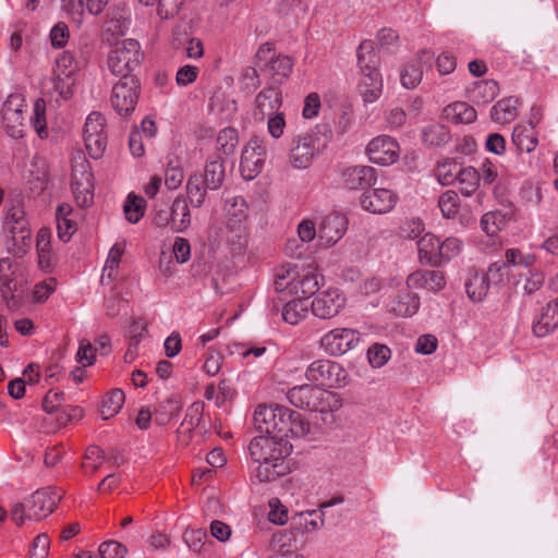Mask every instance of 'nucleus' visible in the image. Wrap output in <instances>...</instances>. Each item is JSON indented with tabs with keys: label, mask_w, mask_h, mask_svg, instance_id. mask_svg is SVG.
<instances>
[{
	"label": "nucleus",
	"mask_w": 558,
	"mask_h": 558,
	"mask_svg": "<svg viewBox=\"0 0 558 558\" xmlns=\"http://www.w3.org/2000/svg\"><path fill=\"white\" fill-rule=\"evenodd\" d=\"M23 99L19 95H10L5 100L2 108V118L3 121L9 123H16L19 126H22L23 121V110H22Z\"/></svg>",
	"instance_id": "46"
},
{
	"label": "nucleus",
	"mask_w": 558,
	"mask_h": 558,
	"mask_svg": "<svg viewBox=\"0 0 558 558\" xmlns=\"http://www.w3.org/2000/svg\"><path fill=\"white\" fill-rule=\"evenodd\" d=\"M73 208L69 204H61L56 209L58 236L63 242H68L76 231V223L71 219Z\"/></svg>",
	"instance_id": "32"
},
{
	"label": "nucleus",
	"mask_w": 558,
	"mask_h": 558,
	"mask_svg": "<svg viewBox=\"0 0 558 558\" xmlns=\"http://www.w3.org/2000/svg\"><path fill=\"white\" fill-rule=\"evenodd\" d=\"M292 69V59L282 54L271 57L269 62L265 64V72L272 77L274 83L279 84L290 76Z\"/></svg>",
	"instance_id": "35"
},
{
	"label": "nucleus",
	"mask_w": 558,
	"mask_h": 558,
	"mask_svg": "<svg viewBox=\"0 0 558 558\" xmlns=\"http://www.w3.org/2000/svg\"><path fill=\"white\" fill-rule=\"evenodd\" d=\"M342 184L349 190H365L376 183V170L369 166H350L341 171Z\"/></svg>",
	"instance_id": "18"
},
{
	"label": "nucleus",
	"mask_w": 558,
	"mask_h": 558,
	"mask_svg": "<svg viewBox=\"0 0 558 558\" xmlns=\"http://www.w3.org/2000/svg\"><path fill=\"white\" fill-rule=\"evenodd\" d=\"M318 137L313 134L298 135L292 138L289 162L295 169L308 168L319 153Z\"/></svg>",
	"instance_id": "10"
},
{
	"label": "nucleus",
	"mask_w": 558,
	"mask_h": 558,
	"mask_svg": "<svg viewBox=\"0 0 558 558\" xmlns=\"http://www.w3.org/2000/svg\"><path fill=\"white\" fill-rule=\"evenodd\" d=\"M61 498V494L53 487L36 490L27 501L28 519L41 520L48 517L56 509Z\"/></svg>",
	"instance_id": "12"
},
{
	"label": "nucleus",
	"mask_w": 558,
	"mask_h": 558,
	"mask_svg": "<svg viewBox=\"0 0 558 558\" xmlns=\"http://www.w3.org/2000/svg\"><path fill=\"white\" fill-rule=\"evenodd\" d=\"M344 305L345 296L336 288L317 292L311 303L312 313L320 319L337 316Z\"/></svg>",
	"instance_id": "11"
},
{
	"label": "nucleus",
	"mask_w": 558,
	"mask_h": 558,
	"mask_svg": "<svg viewBox=\"0 0 558 558\" xmlns=\"http://www.w3.org/2000/svg\"><path fill=\"white\" fill-rule=\"evenodd\" d=\"M278 407L258 405L254 412V425L265 436H271L272 425L276 423Z\"/></svg>",
	"instance_id": "37"
},
{
	"label": "nucleus",
	"mask_w": 558,
	"mask_h": 558,
	"mask_svg": "<svg viewBox=\"0 0 558 558\" xmlns=\"http://www.w3.org/2000/svg\"><path fill=\"white\" fill-rule=\"evenodd\" d=\"M301 537L300 532L291 524V527L272 535L271 547L278 555L295 553Z\"/></svg>",
	"instance_id": "25"
},
{
	"label": "nucleus",
	"mask_w": 558,
	"mask_h": 558,
	"mask_svg": "<svg viewBox=\"0 0 558 558\" xmlns=\"http://www.w3.org/2000/svg\"><path fill=\"white\" fill-rule=\"evenodd\" d=\"M76 69L77 65L74 57L68 51L62 52V54L56 60L54 74H59L60 76L64 75L65 77H73Z\"/></svg>",
	"instance_id": "63"
},
{
	"label": "nucleus",
	"mask_w": 558,
	"mask_h": 558,
	"mask_svg": "<svg viewBox=\"0 0 558 558\" xmlns=\"http://www.w3.org/2000/svg\"><path fill=\"white\" fill-rule=\"evenodd\" d=\"M180 46H182L185 56L190 59H201L204 56L203 41L197 37L186 36L175 45V48L179 49Z\"/></svg>",
	"instance_id": "60"
},
{
	"label": "nucleus",
	"mask_w": 558,
	"mask_h": 558,
	"mask_svg": "<svg viewBox=\"0 0 558 558\" xmlns=\"http://www.w3.org/2000/svg\"><path fill=\"white\" fill-rule=\"evenodd\" d=\"M361 76L357 84L359 93L365 104L375 102L383 92V77L378 71V58L373 40H363L356 52Z\"/></svg>",
	"instance_id": "2"
},
{
	"label": "nucleus",
	"mask_w": 558,
	"mask_h": 558,
	"mask_svg": "<svg viewBox=\"0 0 558 558\" xmlns=\"http://www.w3.org/2000/svg\"><path fill=\"white\" fill-rule=\"evenodd\" d=\"M463 247V242L456 236H448L440 241L439 247V266L457 257Z\"/></svg>",
	"instance_id": "52"
},
{
	"label": "nucleus",
	"mask_w": 558,
	"mask_h": 558,
	"mask_svg": "<svg viewBox=\"0 0 558 558\" xmlns=\"http://www.w3.org/2000/svg\"><path fill=\"white\" fill-rule=\"evenodd\" d=\"M545 282V274L539 269H530L525 276L523 292L525 295H533L542 289Z\"/></svg>",
	"instance_id": "61"
},
{
	"label": "nucleus",
	"mask_w": 558,
	"mask_h": 558,
	"mask_svg": "<svg viewBox=\"0 0 558 558\" xmlns=\"http://www.w3.org/2000/svg\"><path fill=\"white\" fill-rule=\"evenodd\" d=\"M205 404L202 401L193 402L186 410V414L182 426H186L189 430H193L201 426L204 421Z\"/></svg>",
	"instance_id": "57"
},
{
	"label": "nucleus",
	"mask_w": 558,
	"mask_h": 558,
	"mask_svg": "<svg viewBox=\"0 0 558 558\" xmlns=\"http://www.w3.org/2000/svg\"><path fill=\"white\" fill-rule=\"evenodd\" d=\"M31 124L40 138L48 137L46 123V104L44 99H37L33 107Z\"/></svg>",
	"instance_id": "51"
},
{
	"label": "nucleus",
	"mask_w": 558,
	"mask_h": 558,
	"mask_svg": "<svg viewBox=\"0 0 558 558\" xmlns=\"http://www.w3.org/2000/svg\"><path fill=\"white\" fill-rule=\"evenodd\" d=\"M106 119L97 111H93L86 118L84 125V142L89 156L100 158L107 147V134L105 132Z\"/></svg>",
	"instance_id": "7"
},
{
	"label": "nucleus",
	"mask_w": 558,
	"mask_h": 558,
	"mask_svg": "<svg viewBox=\"0 0 558 558\" xmlns=\"http://www.w3.org/2000/svg\"><path fill=\"white\" fill-rule=\"evenodd\" d=\"M409 289H426L428 291L438 292L446 286V278L439 270H416L407 278Z\"/></svg>",
	"instance_id": "20"
},
{
	"label": "nucleus",
	"mask_w": 558,
	"mask_h": 558,
	"mask_svg": "<svg viewBox=\"0 0 558 558\" xmlns=\"http://www.w3.org/2000/svg\"><path fill=\"white\" fill-rule=\"evenodd\" d=\"M181 409V399L172 395L158 403L154 412V420L160 426L166 425L180 413Z\"/></svg>",
	"instance_id": "34"
},
{
	"label": "nucleus",
	"mask_w": 558,
	"mask_h": 558,
	"mask_svg": "<svg viewBox=\"0 0 558 558\" xmlns=\"http://www.w3.org/2000/svg\"><path fill=\"white\" fill-rule=\"evenodd\" d=\"M366 154L373 163L389 166L399 159L400 147L392 137L380 135L368 143Z\"/></svg>",
	"instance_id": "13"
},
{
	"label": "nucleus",
	"mask_w": 558,
	"mask_h": 558,
	"mask_svg": "<svg viewBox=\"0 0 558 558\" xmlns=\"http://www.w3.org/2000/svg\"><path fill=\"white\" fill-rule=\"evenodd\" d=\"M399 197L389 189H374L365 192L360 198L362 208L372 214L383 215L391 211Z\"/></svg>",
	"instance_id": "15"
},
{
	"label": "nucleus",
	"mask_w": 558,
	"mask_h": 558,
	"mask_svg": "<svg viewBox=\"0 0 558 558\" xmlns=\"http://www.w3.org/2000/svg\"><path fill=\"white\" fill-rule=\"evenodd\" d=\"M347 218L344 215L339 213H332L327 215L318 230V236L328 245L337 243L347 231Z\"/></svg>",
	"instance_id": "21"
},
{
	"label": "nucleus",
	"mask_w": 558,
	"mask_h": 558,
	"mask_svg": "<svg viewBox=\"0 0 558 558\" xmlns=\"http://www.w3.org/2000/svg\"><path fill=\"white\" fill-rule=\"evenodd\" d=\"M558 328V298L549 301L542 307L541 313L534 318L532 331L534 336L542 338L550 335Z\"/></svg>",
	"instance_id": "19"
},
{
	"label": "nucleus",
	"mask_w": 558,
	"mask_h": 558,
	"mask_svg": "<svg viewBox=\"0 0 558 558\" xmlns=\"http://www.w3.org/2000/svg\"><path fill=\"white\" fill-rule=\"evenodd\" d=\"M248 451L256 463L251 476L258 483L274 482L291 472L288 457L292 452V445L287 439L254 437L248 445Z\"/></svg>",
	"instance_id": "1"
},
{
	"label": "nucleus",
	"mask_w": 558,
	"mask_h": 558,
	"mask_svg": "<svg viewBox=\"0 0 558 558\" xmlns=\"http://www.w3.org/2000/svg\"><path fill=\"white\" fill-rule=\"evenodd\" d=\"M298 271L295 268L288 267L281 268L277 271L275 276V289L278 292H286L291 295L292 284L294 283V279H296Z\"/></svg>",
	"instance_id": "55"
},
{
	"label": "nucleus",
	"mask_w": 558,
	"mask_h": 558,
	"mask_svg": "<svg viewBox=\"0 0 558 558\" xmlns=\"http://www.w3.org/2000/svg\"><path fill=\"white\" fill-rule=\"evenodd\" d=\"M421 137L427 146H441L449 141L450 134L445 125L433 123L422 129Z\"/></svg>",
	"instance_id": "41"
},
{
	"label": "nucleus",
	"mask_w": 558,
	"mask_h": 558,
	"mask_svg": "<svg viewBox=\"0 0 558 558\" xmlns=\"http://www.w3.org/2000/svg\"><path fill=\"white\" fill-rule=\"evenodd\" d=\"M293 417V410L288 409L283 405L278 407L276 423H274L271 429V438L287 439L288 440V428L291 424L290 418Z\"/></svg>",
	"instance_id": "50"
},
{
	"label": "nucleus",
	"mask_w": 558,
	"mask_h": 558,
	"mask_svg": "<svg viewBox=\"0 0 558 558\" xmlns=\"http://www.w3.org/2000/svg\"><path fill=\"white\" fill-rule=\"evenodd\" d=\"M266 148L257 141H251L242 150L240 172L245 181L255 179L263 170Z\"/></svg>",
	"instance_id": "14"
},
{
	"label": "nucleus",
	"mask_w": 558,
	"mask_h": 558,
	"mask_svg": "<svg viewBox=\"0 0 558 558\" xmlns=\"http://www.w3.org/2000/svg\"><path fill=\"white\" fill-rule=\"evenodd\" d=\"M125 401L122 390L113 389L106 395L101 402L100 414L102 420H109L119 413Z\"/></svg>",
	"instance_id": "44"
},
{
	"label": "nucleus",
	"mask_w": 558,
	"mask_h": 558,
	"mask_svg": "<svg viewBox=\"0 0 558 558\" xmlns=\"http://www.w3.org/2000/svg\"><path fill=\"white\" fill-rule=\"evenodd\" d=\"M238 143V131L234 128H225L217 135L216 149L222 155L230 156L234 154Z\"/></svg>",
	"instance_id": "45"
},
{
	"label": "nucleus",
	"mask_w": 558,
	"mask_h": 558,
	"mask_svg": "<svg viewBox=\"0 0 558 558\" xmlns=\"http://www.w3.org/2000/svg\"><path fill=\"white\" fill-rule=\"evenodd\" d=\"M183 541L192 551L201 553L208 541V535L207 532L202 529H187L183 533Z\"/></svg>",
	"instance_id": "56"
},
{
	"label": "nucleus",
	"mask_w": 558,
	"mask_h": 558,
	"mask_svg": "<svg viewBox=\"0 0 558 558\" xmlns=\"http://www.w3.org/2000/svg\"><path fill=\"white\" fill-rule=\"evenodd\" d=\"M184 0H140L145 5H157L158 15L169 19L179 12Z\"/></svg>",
	"instance_id": "54"
},
{
	"label": "nucleus",
	"mask_w": 558,
	"mask_h": 558,
	"mask_svg": "<svg viewBox=\"0 0 558 558\" xmlns=\"http://www.w3.org/2000/svg\"><path fill=\"white\" fill-rule=\"evenodd\" d=\"M71 190L78 206L87 207L93 203V173L85 157H80L73 161Z\"/></svg>",
	"instance_id": "5"
},
{
	"label": "nucleus",
	"mask_w": 558,
	"mask_h": 558,
	"mask_svg": "<svg viewBox=\"0 0 558 558\" xmlns=\"http://www.w3.org/2000/svg\"><path fill=\"white\" fill-rule=\"evenodd\" d=\"M138 81L135 77L121 78L112 87L111 105L120 116L134 111L138 100Z\"/></svg>",
	"instance_id": "9"
},
{
	"label": "nucleus",
	"mask_w": 558,
	"mask_h": 558,
	"mask_svg": "<svg viewBox=\"0 0 558 558\" xmlns=\"http://www.w3.org/2000/svg\"><path fill=\"white\" fill-rule=\"evenodd\" d=\"M442 117L453 123H472L476 120V110L464 101H454L444 108Z\"/></svg>",
	"instance_id": "30"
},
{
	"label": "nucleus",
	"mask_w": 558,
	"mask_h": 558,
	"mask_svg": "<svg viewBox=\"0 0 558 558\" xmlns=\"http://www.w3.org/2000/svg\"><path fill=\"white\" fill-rule=\"evenodd\" d=\"M313 513H315V511L300 513L292 519V525L296 527L302 537L304 533L314 532L324 525L323 517L319 518V521L311 519Z\"/></svg>",
	"instance_id": "53"
},
{
	"label": "nucleus",
	"mask_w": 558,
	"mask_h": 558,
	"mask_svg": "<svg viewBox=\"0 0 558 558\" xmlns=\"http://www.w3.org/2000/svg\"><path fill=\"white\" fill-rule=\"evenodd\" d=\"M361 333L353 328H335L319 339V348L329 356H341L355 349Z\"/></svg>",
	"instance_id": "6"
},
{
	"label": "nucleus",
	"mask_w": 558,
	"mask_h": 558,
	"mask_svg": "<svg viewBox=\"0 0 558 558\" xmlns=\"http://www.w3.org/2000/svg\"><path fill=\"white\" fill-rule=\"evenodd\" d=\"M16 283L14 281L13 275L1 274L0 275V291L4 300H7V306L9 310L13 311L17 307V301L14 298L13 290L15 289Z\"/></svg>",
	"instance_id": "59"
},
{
	"label": "nucleus",
	"mask_w": 558,
	"mask_h": 558,
	"mask_svg": "<svg viewBox=\"0 0 558 558\" xmlns=\"http://www.w3.org/2000/svg\"><path fill=\"white\" fill-rule=\"evenodd\" d=\"M438 207L446 219H453L460 209V198L457 192L448 190L438 198Z\"/></svg>",
	"instance_id": "48"
},
{
	"label": "nucleus",
	"mask_w": 558,
	"mask_h": 558,
	"mask_svg": "<svg viewBox=\"0 0 558 558\" xmlns=\"http://www.w3.org/2000/svg\"><path fill=\"white\" fill-rule=\"evenodd\" d=\"M281 106V90L274 86L265 87L255 97L253 118L256 122H264L268 116L278 112Z\"/></svg>",
	"instance_id": "16"
},
{
	"label": "nucleus",
	"mask_w": 558,
	"mask_h": 558,
	"mask_svg": "<svg viewBox=\"0 0 558 558\" xmlns=\"http://www.w3.org/2000/svg\"><path fill=\"white\" fill-rule=\"evenodd\" d=\"M225 229L223 236L232 245H242L241 241L246 235V220L248 205L244 197L233 196L227 198L223 206Z\"/></svg>",
	"instance_id": "4"
},
{
	"label": "nucleus",
	"mask_w": 558,
	"mask_h": 558,
	"mask_svg": "<svg viewBox=\"0 0 558 558\" xmlns=\"http://www.w3.org/2000/svg\"><path fill=\"white\" fill-rule=\"evenodd\" d=\"M316 393H318V396L315 407L312 410L313 412H336L341 408V399L336 392L320 389V391H317Z\"/></svg>",
	"instance_id": "47"
},
{
	"label": "nucleus",
	"mask_w": 558,
	"mask_h": 558,
	"mask_svg": "<svg viewBox=\"0 0 558 558\" xmlns=\"http://www.w3.org/2000/svg\"><path fill=\"white\" fill-rule=\"evenodd\" d=\"M420 307V299L410 291H401L391 302L390 311L398 316L411 317Z\"/></svg>",
	"instance_id": "33"
},
{
	"label": "nucleus",
	"mask_w": 558,
	"mask_h": 558,
	"mask_svg": "<svg viewBox=\"0 0 558 558\" xmlns=\"http://www.w3.org/2000/svg\"><path fill=\"white\" fill-rule=\"evenodd\" d=\"M367 359L373 367H381L390 359V349L387 345L375 343L367 350Z\"/></svg>",
	"instance_id": "62"
},
{
	"label": "nucleus",
	"mask_w": 558,
	"mask_h": 558,
	"mask_svg": "<svg viewBox=\"0 0 558 558\" xmlns=\"http://www.w3.org/2000/svg\"><path fill=\"white\" fill-rule=\"evenodd\" d=\"M463 196L470 197L480 187L481 175L474 167H462L457 181Z\"/></svg>",
	"instance_id": "39"
},
{
	"label": "nucleus",
	"mask_w": 558,
	"mask_h": 558,
	"mask_svg": "<svg viewBox=\"0 0 558 558\" xmlns=\"http://www.w3.org/2000/svg\"><path fill=\"white\" fill-rule=\"evenodd\" d=\"M469 99L476 105L492 102L499 94V86L494 80L475 82L468 90Z\"/></svg>",
	"instance_id": "27"
},
{
	"label": "nucleus",
	"mask_w": 558,
	"mask_h": 558,
	"mask_svg": "<svg viewBox=\"0 0 558 558\" xmlns=\"http://www.w3.org/2000/svg\"><path fill=\"white\" fill-rule=\"evenodd\" d=\"M319 288V277L317 274L313 271H307L303 275L298 272L296 279H294V283L292 284L291 295L304 300L307 302V299L315 294Z\"/></svg>",
	"instance_id": "26"
},
{
	"label": "nucleus",
	"mask_w": 558,
	"mask_h": 558,
	"mask_svg": "<svg viewBox=\"0 0 558 558\" xmlns=\"http://www.w3.org/2000/svg\"><path fill=\"white\" fill-rule=\"evenodd\" d=\"M146 202L143 197L129 194L124 204L125 218L131 223H137L144 216Z\"/></svg>",
	"instance_id": "49"
},
{
	"label": "nucleus",
	"mask_w": 558,
	"mask_h": 558,
	"mask_svg": "<svg viewBox=\"0 0 558 558\" xmlns=\"http://www.w3.org/2000/svg\"><path fill=\"white\" fill-rule=\"evenodd\" d=\"M305 378L319 386L335 387L339 386L345 378L342 366L330 360H316L312 362L306 371Z\"/></svg>",
	"instance_id": "8"
},
{
	"label": "nucleus",
	"mask_w": 558,
	"mask_h": 558,
	"mask_svg": "<svg viewBox=\"0 0 558 558\" xmlns=\"http://www.w3.org/2000/svg\"><path fill=\"white\" fill-rule=\"evenodd\" d=\"M172 231L183 232L191 225V213L184 195H178L170 207Z\"/></svg>",
	"instance_id": "28"
},
{
	"label": "nucleus",
	"mask_w": 558,
	"mask_h": 558,
	"mask_svg": "<svg viewBox=\"0 0 558 558\" xmlns=\"http://www.w3.org/2000/svg\"><path fill=\"white\" fill-rule=\"evenodd\" d=\"M465 290L468 296L473 302H481L487 295L489 290L488 278L485 272L472 271L465 281Z\"/></svg>",
	"instance_id": "36"
},
{
	"label": "nucleus",
	"mask_w": 558,
	"mask_h": 558,
	"mask_svg": "<svg viewBox=\"0 0 558 558\" xmlns=\"http://www.w3.org/2000/svg\"><path fill=\"white\" fill-rule=\"evenodd\" d=\"M511 140L512 144L520 153H531L538 144L535 129L532 125L526 124H518L514 126Z\"/></svg>",
	"instance_id": "29"
},
{
	"label": "nucleus",
	"mask_w": 558,
	"mask_h": 558,
	"mask_svg": "<svg viewBox=\"0 0 558 558\" xmlns=\"http://www.w3.org/2000/svg\"><path fill=\"white\" fill-rule=\"evenodd\" d=\"M104 451L97 446H89L85 451L83 469L86 473H95L104 463Z\"/></svg>",
	"instance_id": "58"
},
{
	"label": "nucleus",
	"mask_w": 558,
	"mask_h": 558,
	"mask_svg": "<svg viewBox=\"0 0 558 558\" xmlns=\"http://www.w3.org/2000/svg\"><path fill=\"white\" fill-rule=\"evenodd\" d=\"M143 58L140 43L135 39H124L111 48L107 65L112 74L121 78L133 77L131 73L140 66Z\"/></svg>",
	"instance_id": "3"
},
{
	"label": "nucleus",
	"mask_w": 558,
	"mask_h": 558,
	"mask_svg": "<svg viewBox=\"0 0 558 558\" xmlns=\"http://www.w3.org/2000/svg\"><path fill=\"white\" fill-rule=\"evenodd\" d=\"M462 166L454 159L438 161L435 175L441 185H451L457 181Z\"/></svg>",
	"instance_id": "40"
},
{
	"label": "nucleus",
	"mask_w": 558,
	"mask_h": 558,
	"mask_svg": "<svg viewBox=\"0 0 558 558\" xmlns=\"http://www.w3.org/2000/svg\"><path fill=\"white\" fill-rule=\"evenodd\" d=\"M308 303L294 296L282 308V318L290 325H298L307 314Z\"/></svg>",
	"instance_id": "43"
},
{
	"label": "nucleus",
	"mask_w": 558,
	"mask_h": 558,
	"mask_svg": "<svg viewBox=\"0 0 558 558\" xmlns=\"http://www.w3.org/2000/svg\"><path fill=\"white\" fill-rule=\"evenodd\" d=\"M203 181L208 190H218L222 186L226 177L223 159L220 155L209 158L205 163Z\"/></svg>",
	"instance_id": "24"
},
{
	"label": "nucleus",
	"mask_w": 558,
	"mask_h": 558,
	"mask_svg": "<svg viewBox=\"0 0 558 558\" xmlns=\"http://www.w3.org/2000/svg\"><path fill=\"white\" fill-rule=\"evenodd\" d=\"M126 553V547L117 541H107L99 546L101 558H124Z\"/></svg>",
	"instance_id": "64"
},
{
	"label": "nucleus",
	"mask_w": 558,
	"mask_h": 558,
	"mask_svg": "<svg viewBox=\"0 0 558 558\" xmlns=\"http://www.w3.org/2000/svg\"><path fill=\"white\" fill-rule=\"evenodd\" d=\"M440 240L433 233H426L417 242L418 258L422 264L439 267Z\"/></svg>",
	"instance_id": "23"
},
{
	"label": "nucleus",
	"mask_w": 558,
	"mask_h": 558,
	"mask_svg": "<svg viewBox=\"0 0 558 558\" xmlns=\"http://www.w3.org/2000/svg\"><path fill=\"white\" fill-rule=\"evenodd\" d=\"M317 385H300L289 389L287 398L295 408L312 411L317 401V391H320Z\"/></svg>",
	"instance_id": "22"
},
{
	"label": "nucleus",
	"mask_w": 558,
	"mask_h": 558,
	"mask_svg": "<svg viewBox=\"0 0 558 558\" xmlns=\"http://www.w3.org/2000/svg\"><path fill=\"white\" fill-rule=\"evenodd\" d=\"M434 60V53L429 50H421L415 60L408 62L400 72V81L408 89L415 88L422 81L424 68L429 69Z\"/></svg>",
	"instance_id": "17"
},
{
	"label": "nucleus",
	"mask_w": 558,
	"mask_h": 558,
	"mask_svg": "<svg viewBox=\"0 0 558 558\" xmlns=\"http://www.w3.org/2000/svg\"><path fill=\"white\" fill-rule=\"evenodd\" d=\"M519 99L508 97L497 101L490 110V118L498 123L507 124L518 116Z\"/></svg>",
	"instance_id": "31"
},
{
	"label": "nucleus",
	"mask_w": 558,
	"mask_h": 558,
	"mask_svg": "<svg viewBox=\"0 0 558 558\" xmlns=\"http://www.w3.org/2000/svg\"><path fill=\"white\" fill-rule=\"evenodd\" d=\"M185 189L190 204L195 208L201 207L205 202L206 191L208 190L203 181L202 174L194 173L190 175Z\"/></svg>",
	"instance_id": "38"
},
{
	"label": "nucleus",
	"mask_w": 558,
	"mask_h": 558,
	"mask_svg": "<svg viewBox=\"0 0 558 558\" xmlns=\"http://www.w3.org/2000/svg\"><path fill=\"white\" fill-rule=\"evenodd\" d=\"M507 215L502 211H488L481 218V228L488 236H495L507 226Z\"/></svg>",
	"instance_id": "42"
}]
</instances>
